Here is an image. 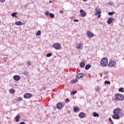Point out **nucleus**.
Segmentation results:
<instances>
[{
  "instance_id": "4be33fe9",
  "label": "nucleus",
  "mask_w": 124,
  "mask_h": 124,
  "mask_svg": "<svg viewBox=\"0 0 124 124\" xmlns=\"http://www.w3.org/2000/svg\"><path fill=\"white\" fill-rule=\"evenodd\" d=\"M49 16L50 17V18H55V15L53 13H49Z\"/></svg>"
},
{
  "instance_id": "c756f323",
  "label": "nucleus",
  "mask_w": 124,
  "mask_h": 124,
  "mask_svg": "<svg viewBox=\"0 0 124 124\" xmlns=\"http://www.w3.org/2000/svg\"><path fill=\"white\" fill-rule=\"evenodd\" d=\"M24 75L26 76H28L29 75V72H28L27 71H24Z\"/></svg>"
},
{
  "instance_id": "c9c22d12",
  "label": "nucleus",
  "mask_w": 124,
  "mask_h": 124,
  "mask_svg": "<svg viewBox=\"0 0 124 124\" xmlns=\"http://www.w3.org/2000/svg\"><path fill=\"white\" fill-rule=\"evenodd\" d=\"M45 14L47 16H48V15H49V12H48V11H46L45 12Z\"/></svg>"
},
{
  "instance_id": "6ab92c4d",
  "label": "nucleus",
  "mask_w": 124,
  "mask_h": 124,
  "mask_svg": "<svg viewBox=\"0 0 124 124\" xmlns=\"http://www.w3.org/2000/svg\"><path fill=\"white\" fill-rule=\"evenodd\" d=\"M78 117H79V118H84V117H85V113L80 112L78 115Z\"/></svg>"
},
{
  "instance_id": "dca6fc26",
  "label": "nucleus",
  "mask_w": 124,
  "mask_h": 124,
  "mask_svg": "<svg viewBox=\"0 0 124 124\" xmlns=\"http://www.w3.org/2000/svg\"><path fill=\"white\" fill-rule=\"evenodd\" d=\"M20 119H21V116L20 115L16 116L15 117L16 122V123H18V122H19V121L20 120Z\"/></svg>"
},
{
  "instance_id": "f257e3e1",
  "label": "nucleus",
  "mask_w": 124,
  "mask_h": 124,
  "mask_svg": "<svg viewBox=\"0 0 124 124\" xmlns=\"http://www.w3.org/2000/svg\"><path fill=\"white\" fill-rule=\"evenodd\" d=\"M122 109L119 108H116L113 110V115H112V119L114 120H119L120 119V114L122 113Z\"/></svg>"
},
{
  "instance_id": "2f4dec72",
  "label": "nucleus",
  "mask_w": 124,
  "mask_h": 124,
  "mask_svg": "<svg viewBox=\"0 0 124 124\" xmlns=\"http://www.w3.org/2000/svg\"><path fill=\"white\" fill-rule=\"evenodd\" d=\"M96 92H99L100 91V88H99V86H97L95 88Z\"/></svg>"
},
{
  "instance_id": "58836bf2",
  "label": "nucleus",
  "mask_w": 124,
  "mask_h": 124,
  "mask_svg": "<svg viewBox=\"0 0 124 124\" xmlns=\"http://www.w3.org/2000/svg\"><path fill=\"white\" fill-rule=\"evenodd\" d=\"M7 58L4 57V62H7Z\"/></svg>"
},
{
  "instance_id": "ea45409f",
  "label": "nucleus",
  "mask_w": 124,
  "mask_h": 124,
  "mask_svg": "<svg viewBox=\"0 0 124 124\" xmlns=\"http://www.w3.org/2000/svg\"><path fill=\"white\" fill-rule=\"evenodd\" d=\"M109 5H113V2H109Z\"/></svg>"
},
{
  "instance_id": "423d86ee",
  "label": "nucleus",
  "mask_w": 124,
  "mask_h": 124,
  "mask_svg": "<svg viewBox=\"0 0 124 124\" xmlns=\"http://www.w3.org/2000/svg\"><path fill=\"white\" fill-rule=\"evenodd\" d=\"M85 77V74L84 73H79L77 75V76L76 77L77 79H82V78H84Z\"/></svg>"
},
{
  "instance_id": "393cba45",
  "label": "nucleus",
  "mask_w": 124,
  "mask_h": 124,
  "mask_svg": "<svg viewBox=\"0 0 124 124\" xmlns=\"http://www.w3.org/2000/svg\"><path fill=\"white\" fill-rule=\"evenodd\" d=\"M10 93H15V90L14 89H11L9 90Z\"/></svg>"
},
{
  "instance_id": "39448f33",
  "label": "nucleus",
  "mask_w": 124,
  "mask_h": 124,
  "mask_svg": "<svg viewBox=\"0 0 124 124\" xmlns=\"http://www.w3.org/2000/svg\"><path fill=\"white\" fill-rule=\"evenodd\" d=\"M116 64V61H111L109 62L108 64V66H109V67H115Z\"/></svg>"
},
{
  "instance_id": "37998d69",
  "label": "nucleus",
  "mask_w": 124,
  "mask_h": 124,
  "mask_svg": "<svg viewBox=\"0 0 124 124\" xmlns=\"http://www.w3.org/2000/svg\"><path fill=\"white\" fill-rule=\"evenodd\" d=\"M74 22H79V20L77 19H74Z\"/></svg>"
},
{
  "instance_id": "a878e982",
  "label": "nucleus",
  "mask_w": 124,
  "mask_h": 124,
  "mask_svg": "<svg viewBox=\"0 0 124 124\" xmlns=\"http://www.w3.org/2000/svg\"><path fill=\"white\" fill-rule=\"evenodd\" d=\"M22 100H23V98L21 97H19L16 99V101H17L18 102L22 101Z\"/></svg>"
},
{
  "instance_id": "aec40b11",
  "label": "nucleus",
  "mask_w": 124,
  "mask_h": 124,
  "mask_svg": "<svg viewBox=\"0 0 124 124\" xmlns=\"http://www.w3.org/2000/svg\"><path fill=\"white\" fill-rule=\"evenodd\" d=\"M90 68H91V65L90 64H86L85 67V69L86 70H88V69H90Z\"/></svg>"
},
{
  "instance_id": "473e14b6",
  "label": "nucleus",
  "mask_w": 124,
  "mask_h": 124,
  "mask_svg": "<svg viewBox=\"0 0 124 124\" xmlns=\"http://www.w3.org/2000/svg\"><path fill=\"white\" fill-rule=\"evenodd\" d=\"M105 84H108V85H110V84H111V82L109 80H106L105 81Z\"/></svg>"
},
{
  "instance_id": "49530a36",
  "label": "nucleus",
  "mask_w": 124,
  "mask_h": 124,
  "mask_svg": "<svg viewBox=\"0 0 124 124\" xmlns=\"http://www.w3.org/2000/svg\"><path fill=\"white\" fill-rule=\"evenodd\" d=\"M83 0V1H84V2H86V1H88V0Z\"/></svg>"
},
{
  "instance_id": "de8ad7c7",
  "label": "nucleus",
  "mask_w": 124,
  "mask_h": 124,
  "mask_svg": "<svg viewBox=\"0 0 124 124\" xmlns=\"http://www.w3.org/2000/svg\"><path fill=\"white\" fill-rule=\"evenodd\" d=\"M110 123H111V124H114V122H113V121Z\"/></svg>"
},
{
  "instance_id": "b1692460",
  "label": "nucleus",
  "mask_w": 124,
  "mask_h": 124,
  "mask_svg": "<svg viewBox=\"0 0 124 124\" xmlns=\"http://www.w3.org/2000/svg\"><path fill=\"white\" fill-rule=\"evenodd\" d=\"M93 117H99V114L96 112H93Z\"/></svg>"
},
{
  "instance_id": "f3484780",
  "label": "nucleus",
  "mask_w": 124,
  "mask_h": 124,
  "mask_svg": "<svg viewBox=\"0 0 124 124\" xmlns=\"http://www.w3.org/2000/svg\"><path fill=\"white\" fill-rule=\"evenodd\" d=\"M85 65H86V64L84 62H81L79 63V66L81 68H84L85 67Z\"/></svg>"
},
{
  "instance_id": "7c9ffc66",
  "label": "nucleus",
  "mask_w": 124,
  "mask_h": 124,
  "mask_svg": "<svg viewBox=\"0 0 124 124\" xmlns=\"http://www.w3.org/2000/svg\"><path fill=\"white\" fill-rule=\"evenodd\" d=\"M119 92H121V93H124V88L121 87L119 89Z\"/></svg>"
},
{
  "instance_id": "c85d7f7f",
  "label": "nucleus",
  "mask_w": 124,
  "mask_h": 124,
  "mask_svg": "<svg viewBox=\"0 0 124 124\" xmlns=\"http://www.w3.org/2000/svg\"><path fill=\"white\" fill-rule=\"evenodd\" d=\"M52 55L53 54L51 53H49L46 54V57H47V58H50V57H51Z\"/></svg>"
},
{
  "instance_id": "cd10ccee",
  "label": "nucleus",
  "mask_w": 124,
  "mask_h": 124,
  "mask_svg": "<svg viewBox=\"0 0 124 124\" xmlns=\"http://www.w3.org/2000/svg\"><path fill=\"white\" fill-rule=\"evenodd\" d=\"M115 14V12H108V15H109V16H112V15H114Z\"/></svg>"
},
{
  "instance_id": "9b49d317",
  "label": "nucleus",
  "mask_w": 124,
  "mask_h": 124,
  "mask_svg": "<svg viewBox=\"0 0 124 124\" xmlns=\"http://www.w3.org/2000/svg\"><path fill=\"white\" fill-rule=\"evenodd\" d=\"M83 44L80 43L76 45V48L78 50H82L83 49Z\"/></svg>"
},
{
  "instance_id": "1a4fd4ad",
  "label": "nucleus",
  "mask_w": 124,
  "mask_h": 124,
  "mask_svg": "<svg viewBox=\"0 0 124 124\" xmlns=\"http://www.w3.org/2000/svg\"><path fill=\"white\" fill-rule=\"evenodd\" d=\"M95 10H96L95 15H98L97 16L98 18H100V17H101V15H100V13L101 12H100V10L97 9V8H95Z\"/></svg>"
},
{
  "instance_id": "c03bdc74",
  "label": "nucleus",
  "mask_w": 124,
  "mask_h": 124,
  "mask_svg": "<svg viewBox=\"0 0 124 124\" xmlns=\"http://www.w3.org/2000/svg\"><path fill=\"white\" fill-rule=\"evenodd\" d=\"M19 124H26L24 122H21Z\"/></svg>"
},
{
  "instance_id": "f03ea898",
  "label": "nucleus",
  "mask_w": 124,
  "mask_h": 124,
  "mask_svg": "<svg viewBox=\"0 0 124 124\" xmlns=\"http://www.w3.org/2000/svg\"><path fill=\"white\" fill-rule=\"evenodd\" d=\"M108 64V59L107 58H103L100 61V65L103 67L106 66Z\"/></svg>"
},
{
  "instance_id": "20e7f679",
  "label": "nucleus",
  "mask_w": 124,
  "mask_h": 124,
  "mask_svg": "<svg viewBox=\"0 0 124 124\" xmlns=\"http://www.w3.org/2000/svg\"><path fill=\"white\" fill-rule=\"evenodd\" d=\"M53 47L56 50H61L62 46H61V44H60L59 43H55V44H53Z\"/></svg>"
},
{
  "instance_id": "6e6552de",
  "label": "nucleus",
  "mask_w": 124,
  "mask_h": 124,
  "mask_svg": "<svg viewBox=\"0 0 124 124\" xmlns=\"http://www.w3.org/2000/svg\"><path fill=\"white\" fill-rule=\"evenodd\" d=\"M79 13H80L81 17H86L87 15V13L84 11L82 9L80 10Z\"/></svg>"
},
{
  "instance_id": "bb28decb",
  "label": "nucleus",
  "mask_w": 124,
  "mask_h": 124,
  "mask_svg": "<svg viewBox=\"0 0 124 124\" xmlns=\"http://www.w3.org/2000/svg\"><path fill=\"white\" fill-rule=\"evenodd\" d=\"M17 14V13L14 12L12 14V17H16V18H17V16L16 15Z\"/></svg>"
},
{
  "instance_id": "a18cd8bd",
  "label": "nucleus",
  "mask_w": 124,
  "mask_h": 124,
  "mask_svg": "<svg viewBox=\"0 0 124 124\" xmlns=\"http://www.w3.org/2000/svg\"><path fill=\"white\" fill-rule=\"evenodd\" d=\"M53 110H56V106H53Z\"/></svg>"
},
{
  "instance_id": "f704fd0d",
  "label": "nucleus",
  "mask_w": 124,
  "mask_h": 124,
  "mask_svg": "<svg viewBox=\"0 0 124 124\" xmlns=\"http://www.w3.org/2000/svg\"><path fill=\"white\" fill-rule=\"evenodd\" d=\"M77 93V91H74L71 92V94H74V95L75 94Z\"/></svg>"
},
{
  "instance_id": "9d476101",
  "label": "nucleus",
  "mask_w": 124,
  "mask_h": 124,
  "mask_svg": "<svg viewBox=\"0 0 124 124\" xmlns=\"http://www.w3.org/2000/svg\"><path fill=\"white\" fill-rule=\"evenodd\" d=\"M87 36H88L89 38H92V37H93V36H94V34L93 33L90 31H87Z\"/></svg>"
},
{
  "instance_id": "2eb2a0df",
  "label": "nucleus",
  "mask_w": 124,
  "mask_h": 124,
  "mask_svg": "<svg viewBox=\"0 0 124 124\" xmlns=\"http://www.w3.org/2000/svg\"><path fill=\"white\" fill-rule=\"evenodd\" d=\"M15 25L16 26H22L23 25H25L22 21H17L15 22Z\"/></svg>"
},
{
  "instance_id": "0eeeda50",
  "label": "nucleus",
  "mask_w": 124,
  "mask_h": 124,
  "mask_svg": "<svg viewBox=\"0 0 124 124\" xmlns=\"http://www.w3.org/2000/svg\"><path fill=\"white\" fill-rule=\"evenodd\" d=\"M32 96H33L32 94L30 93H26L24 95V97L25 99H29V98H31V97H32Z\"/></svg>"
},
{
  "instance_id": "a19ab883",
  "label": "nucleus",
  "mask_w": 124,
  "mask_h": 124,
  "mask_svg": "<svg viewBox=\"0 0 124 124\" xmlns=\"http://www.w3.org/2000/svg\"><path fill=\"white\" fill-rule=\"evenodd\" d=\"M108 121H109L110 123L113 121H112V119H111V118H108Z\"/></svg>"
},
{
  "instance_id": "4c0bfd02",
  "label": "nucleus",
  "mask_w": 124,
  "mask_h": 124,
  "mask_svg": "<svg viewBox=\"0 0 124 124\" xmlns=\"http://www.w3.org/2000/svg\"><path fill=\"white\" fill-rule=\"evenodd\" d=\"M59 13H61V14H63V13H64V11L62 10H61Z\"/></svg>"
},
{
  "instance_id": "4468645a",
  "label": "nucleus",
  "mask_w": 124,
  "mask_h": 124,
  "mask_svg": "<svg viewBox=\"0 0 124 124\" xmlns=\"http://www.w3.org/2000/svg\"><path fill=\"white\" fill-rule=\"evenodd\" d=\"M57 109H62V103H58L56 105Z\"/></svg>"
},
{
  "instance_id": "ddd939ff",
  "label": "nucleus",
  "mask_w": 124,
  "mask_h": 124,
  "mask_svg": "<svg viewBox=\"0 0 124 124\" xmlns=\"http://www.w3.org/2000/svg\"><path fill=\"white\" fill-rule=\"evenodd\" d=\"M14 80L15 81H19L21 79V77L18 75H15L13 77Z\"/></svg>"
},
{
  "instance_id": "f8f14e48",
  "label": "nucleus",
  "mask_w": 124,
  "mask_h": 124,
  "mask_svg": "<svg viewBox=\"0 0 124 124\" xmlns=\"http://www.w3.org/2000/svg\"><path fill=\"white\" fill-rule=\"evenodd\" d=\"M113 21H114V19L113 18L109 17L108 19L107 23H108V25H110V24H112V23H113Z\"/></svg>"
},
{
  "instance_id": "412c9836",
  "label": "nucleus",
  "mask_w": 124,
  "mask_h": 124,
  "mask_svg": "<svg viewBox=\"0 0 124 124\" xmlns=\"http://www.w3.org/2000/svg\"><path fill=\"white\" fill-rule=\"evenodd\" d=\"M79 110H80V108H79L74 107L73 108L74 112H77L78 111H79Z\"/></svg>"
},
{
  "instance_id": "a211bd4d",
  "label": "nucleus",
  "mask_w": 124,
  "mask_h": 124,
  "mask_svg": "<svg viewBox=\"0 0 124 124\" xmlns=\"http://www.w3.org/2000/svg\"><path fill=\"white\" fill-rule=\"evenodd\" d=\"M77 82H78V79H77L76 78V79L72 80L71 83L72 84H76V83H77Z\"/></svg>"
},
{
  "instance_id": "09e8293b",
  "label": "nucleus",
  "mask_w": 124,
  "mask_h": 124,
  "mask_svg": "<svg viewBox=\"0 0 124 124\" xmlns=\"http://www.w3.org/2000/svg\"><path fill=\"white\" fill-rule=\"evenodd\" d=\"M49 3H52V1H49Z\"/></svg>"
},
{
  "instance_id": "e433bc0d",
  "label": "nucleus",
  "mask_w": 124,
  "mask_h": 124,
  "mask_svg": "<svg viewBox=\"0 0 124 124\" xmlns=\"http://www.w3.org/2000/svg\"><path fill=\"white\" fill-rule=\"evenodd\" d=\"M69 101H70V100L68 98L66 99V100H65L66 103H68V102H69Z\"/></svg>"
},
{
  "instance_id": "5701e85b",
  "label": "nucleus",
  "mask_w": 124,
  "mask_h": 124,
  "mask_svg": "<svg viewBox=\"0 0 124 124\" xmlns=\"http://www.w3.org/2000/svg\"><path fill=\"white\" fill-rule=\"evenodd\" d=\"M36 35L37 36H39V35H41V31H39L37 32Z\"/></svg>"
},
{
  "instance_id": "7ed1b4c3",
  "label": "nucleus",
  "mask_w": 124,
  "mask_h": 124,
  "mask_svg": "<svg viewBox=\"0 0 124 124\" xmlns=\"http://www.w3.org/2000/svg\"><path fill=\"white\" fill-rule=\"evenodd\" d=\"M115 100H119V101H123L124 100V95L120 93H118L115 95Z\"/></svg>"
},
{
  "instance_id": "72a5a7b5",
  "label": "nucleus",
  "mask_w": 124,
  "mask_h": 124,
  "mask_svg": "<svg viewBox=\"0 0 124 124\" xmlns=\"http://www.w3.org/2000/svg\"><path fill=\"white\" fill-rule=\"evenodd\" d=\"M27 64L28 66H30V65H31V61L28 62Z\"/></svg>"
},
{
  "instance_id": "79ce46f5",
  "label": "nucleus",
  "mask_w": 124,
  "mask_h": 124,
  "mask_svg": "<svg viewBox=\"0 0 124 124\" xmlns=\"http://www.w3.org/2000/svg\"><path fill=\"white\" fill-rule=\"evenodd\" d=\"M5 1V0H0V2H4Z\"/></svg>"
}]
</instances>
